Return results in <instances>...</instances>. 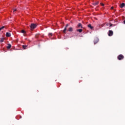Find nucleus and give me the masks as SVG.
Wrapping results in <instances>:
<instances>
[{
    "label": "nucleus",
    "instance_id": "nucleus-1",
    "mask_svg": "<svg viewBox=\"0 0 125 125\" xmlns=\"http://www.w3.org/2000/svg\"><path fill=\"white\" fill-rule=\"evenodd\" d=\"M36 27L37 24L35 23H31L30 25V29L31 30V31H33L34 29H36Z\"/></svg>",
    "mask_w": 125,
    "mask_h": 125
},
{
    "label": "nucleus",
    "instance_id": "nucleus-2",
    "mask_svg": "<svg viewBox=\"0 0 125 125\" xmlns=\"http://www.w3.org/2000/svg\"><path fill=\"white\" fill-rule=\"evenodd\" d=\"M124 58H125V56H124V55H123L122 54L119 55L117 57V59H118V60H123V59H124Z\"/></svg>",
    "mask_w": 125,
    "mask_h": 125
},
{
    "label": "nucleus",
    "instance_id": "nucleus-3",
    "mask_svg": "<svg viewBox=\"0 0 125 125\" xmlns=\"http://www.w3.org/2000/svg\"><path fill=\"white\" fill-rule=\"evenodd\" d=\"M98 42H99V39L97 37H96L94 40V44H96Z\"/></svg>",
    "mask_w": 125,
    "mask_h": 125
},
{
    "label": "nucleus",
    "instance_id": "nucleus-4",
    "mask_svg": "<svg viewBox=\"0 0 125 125\" xmlns=\"http://www.w3.org/2000/svg\"><path fill=\"white\" fill-rule=\"evenodd\" d=\"M113 34H114V32H113V31L109 30L108 34L109 37H112V36H113Z\"/></svg>",
    "mask_w": 125,
    "mask_h": 125
},
{
    "label": "nucleus",
    "instance_id": "nucleus-5",
    "mask_svg": "<svg viewBox=\"0 0 125 125\" xmlns=\"http://www.w3.org/2000/svg\"><path fill=\"white\" fill-rule=\"evenodd\" d=\"M69 26L68 24H67L64 29V30H63V33H66V31H67V27Z\"/></svg>",
    "mask_w": 125,
    "mask_h": 125
},
{
    "label": "nucleus",
    "instance_id": "nucleus-6",
    "mask_svg": "<svg viewBox=\"0 0 125 125\" xmlns=\"http://www.w3.org/2000/svg\"><path fill=\"white\" fill-rule=\"evenodd\" d=\"M125 3H122L120 5V7L121 8H123V7H125Z\"/></svg>",
    "mask_w": 125,
    "mask_h": 125
},
{
    "label": "nucleus",
    "instance_id": "nucleus-7",
    "mask_svg": "<svg viewBox=\"0 0 125 125\" xmlns=\"http://www.w3.org/2000/svg\"><path fill=\"white\" fill-rule=\"evenodd\" d=\"M77 26L78 28H81V29H83V25H82V23H78Z\"/></svg>",
    "mask_w": 125,
    "mask_h": 125
},
{
    "label": "nucleus",
    "instance_id": "nucleus-8",
    "mask_svg": "<svg viewBox=\"0 0 125 125\" xmlns=\"http://www.w3.org/2000/svg\"><path fill=\"white\" fill-rule=\"evenodd\" d=\"M11 36V35L10 34V33H9V32H6V37H9Z\"/></svg>",
    "mask_w": 125,
    "mask_h": 125
},
{
    "label": "nucleus",
    "instance_id": "nucleus-9",
    "mask_svg": "<svg viewBox=\"0 0 125 125\" xmlns=\"http://www.w3.org/2000/svg\"><path fill=\"white\" fill-rule=\"evenodd\" d=\"M88 27L91 29V30H92L93 29V26H91V24H88Z\"/></svg>",
    "mask_w": 125,
    "mask_h": 125
},
{
    "label": "nucleus",
    "instance_id": "nucleus-10",
    "mask_svg": "<svg viewBox=\"0 0 125 125\" xmlns=\"http://www.w3.org/2000/svg\"><path fill=\"white\" fill-rule=\"evenodd\" d=\"M68 32H73V27H70L68 28Z\"/></svg>",
    "mask_w": 125,
    "mask_h": 125
},
{
    "label": "nucleus",
    "instance_id": "nucleus-11",
    "mask_svg": "<svg viewBox=\"0 0 125 125\" xmlns=\"http://www.w3.org/2000/svg\"><path fill=\"white\" fill-rule=\"evenodd\" d=\"M99 4V1H97L96 2H95V3H93V5H94L95 6Z\"/></svg>",
    "mask_w": 125,
    "mask_h": 125
},
{
    "label": "nucleus",
    "instance_id": "nucleus-12",
    "mask_svg": "<svg viewBox=\"0 0 125 125\" xmlns=\"http://www.w3.org/2000/svg\"><path fill=\"white\" fill-rule=\"evenodd\" d=\"M7 48L8 49H9L11 48V44H8V46H7Z\"/></svg>",
    "mask_w": 125,
    "mask_h": 125
},
{
    "label": "nucleus",
    "instance_id": "nucleus-13",
    "mask_svg": "<svg viewBox=\"0 0 125 125\" xmlns=\"http://www.w3.org/2000/svg\"><path fill=\"white\" fill-rule=\"evenodd\" d=\"M77 32H79V33H82V32H83V29H77Z\"/></svg>",
    "mask_w": 125,
    "mask_h": 125
},
{
    "label": "nucleus",
    "instance_id": "nucleus-14",
    "mask_svg": "<svg viewBox=\"0 0 125 125\" xmlns=\"http://www.w3.org/2000/svg\"><path fill=\"white\" fill-rule=\"evenodd\" d=\"M4 41V38H1L0 40V42H3Z\"/></svg>",
    "mask_w": 125,
    "mask_h": 125
},
{
    "label": "nucleus",
    "instance_id": "nucleus-15",
    "mask_svg": "<svg viewBox=\"0 0 125 125\" xmlns=\"http://www.w3.org/2000/svg\"><path fill=\"white\" fill-rule=\"evenodd\" d=\"M21 32L22 33V34H25L26 33V31L24 30H22Z\"/></svg>",
    "mask_w": 125,
    "mask_h": 125
},
{
    "label": "nucleus",
    "instance_id": "nucleus-16",
    "mask_svg": "<svg viewBox=\"0 0 125 125\" xmlns=\"http://www.w3.org/2000/svg\"><path fill=\"white\" fill-rule=\"evenodd\" d=\"M22 47L23 48V49H26V48L27 47V45H22Z\"/></svg>",
    "mask_w": 125,
    "mask_h": 125
},
{
    "label": "nucleus",
    "instance_id": "nucleus-17",
    "mask_svg": "<svg viewBox=\"0 0 125 125\" xmlns=\"http://www.w3.org/2000/svg\"><path fill=\"white\" fill-rule=\"evenodd\" d=\"M48 36L50 38V37H52V33H49Z\"/></svg>",
    "mask_w": 125,
    "mask_h": 125
},
{
    "label": "nucleus",
    "instance_id": "nucleus-18",
    "mask_svg": "<svg viewBox=\"0 0 125 125\" xmlns=\"http://www.w3.org/2000/svg\"><path fill=\"white\" fill-rule=\"evenodd\" d=\"M15 11H17V9H15L13 10V13H14V12H15Z\"/></svg>",
    "mask_w": 125,
    "mask_h": 125
},
{
    "label": "nucleus",
    "instance_id": "nucleus-19",
    "mask_svg": "<svg viewBox=\"0 0 125 125\" xmlns=\"http://www.w3.org/2000/svg\"><path fill=\"white\" fill-rule=\"evenodd\" d=\"M100 4H101L102 6H104V4L103 3H101Z\"/></svg>",
    "mask_w": 125,
    "mask_h": 125
},
{
    "label": "nucleus",
    "instance_id": "nucleus-20",
    "mask_svg": "<svg viewBox=\"0 0 125 125\" xmlns=\"http://www.w3.org/2000/svg\"><path fill=\"white\" fill-rule=\"evenodd\" d=\"M4 26H2L1 28V29H4Z\"/></svg>",
    "mask_w": 125,
    "mask_h": 125
},
{
    "label": "nucleus",
    "instance_id": "nucleus-21",
    "mask_svg": "<svg viewBox=\"0 0 125 125\" xmlns=\"http://www.w3.org/2000/svg\"><path fill=\"white\" fill-rule=\"evenodd\" d=\"M111 9H114V7H113V6L111 7Z\"/></svg>",
    "mask_w": 125,
    "mask_h": 125
},
{
    "label": "nucleus",
    "instance_id": "nucleus-22",
    "mask_svg": "<svg viewBox=\"0 0 125 125\" xmlns=\"http://www.w3.org/2000/svg\"><path fill=\"white\" fill-rule=\"evenodd\" d=\"M1 30H2V29L1 28V27L0 28V31H1Z\"/></svg>",
    "mask_w": 125,
    "mask_h": 125
},
{
    "label": "nucleus",
    "instance_id": "nucleus-23",
    "mask_svg": "<svg viewBox=\"0 0 125 125\" xmlns=\"http://www.w3.org/2000/svg\"><path fill=\"white\" fill-rule=\"evenodd\" d=\"M124 24H125V20L124 21Z\"/></svg>",
    "mask_w": 125,
    "mask_h": 125
},
{
    "label": "nucleus",
    "instance_id": "nucleus-24",
    "mask_svg": "<svg viewBox=\"0 0 125 125\" xmlns=\"http://www.w3.org/2000/svg\"><path fill=\"white\" fill-rule=\"evenodd\" d=\"M20 118H21V119H22V116H20Z\"/></svg>",
    "mask_w": 125,
    "mask_h": 125
},
{
    "label": "nucleus",
    "instance_id": "nucleus-25",
    "mask_svg": "<svg viewBox=\"0 0 125 125\" xmlns=\"http://www.w3.org/2000/svg\"><path fill=\"white\" fill-rule=\"evenodd\" d=\"M103 26H104L103 24H102V27H103Z\"/></svg>",
    "mask_w": 125,
    "mask_h": 125
}]
</instances>
